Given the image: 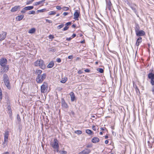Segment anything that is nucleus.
I'll return each instance as SVG.
<instances>
[{"mask_svg": "<svg viewBox=\"0 0 154 154\" xmlns=\"http://www.w3.org/2000/svg\"><path fill=\"white\" fill-rule=\"evenodd\" d=\"M17 121L18 122H19V123L21 121V119L19 114L17 115Z\"/></svg>", "mask_w": 154, "mask_h": 154, "instance_id": "nucleus-33", "label": "nucleus"}, {"mask_svg": "<svg viewBox=\"0 0 154 154\" xmlns=\"http://www.w3.org/2000/svg\"><path fill=\"white\" fill-rule=\"evenodd\" d=\"M109 141L108 140H106L105 141V143L106 144H107L108 143Z\"/></svg>", "mask_w": 154, "mask_h": 154, "instance_id": "nucleus-53", "label": "nucleus"}, {"mask_svg": "<svg viewBox=\"0 0 154 154\" xmlns=\"http://www.w3.org/2000/svg\"><path fill=\"white\" fill-rule=\"evenodd\" d=\"M56 14V12L55 11H51L48 13V14L50 15H54Z\"/></svg>", "mask_w": 154, "mask_h": 154, "instance_id": "nucleus-30", "label": "nucleus"}, {"mask_svg": "<svg viewBox=\"0 0 154 154\" xmlns=\"http://www.w3.org/2000/svg\"><path fill=\"white\" fill-rule=\"evenodd\" d=\"M85 42V40L81 41L80 42L81 43H83Z\"/></svg>", "mask_w": 154, "mask_h": 154, "instance_id": "nucleus-57", "label": "nucleus"}, {"mask_svg": "<svg viewBox=\"0 0 154 154\" xmlns=\"http://www.w3.org/2000/svg\"><path fill=\"white\" fill-rule=\"evenodd\" d=\"M70 95L71 97V100L72 101H74L75 100V94L74 93L71 92L70 93Z\"/></svg>", "mask_w": 154, "mask_h": 154, "instance_id": "nucleus-17", "label": "nucleus"}, {"mask_svg": "<svg viewBox=\"0 0 154 154\" xmlns=\"http://www.w3.org/2000/svg\"><path fill=\"white\" fill-rule=\"evenodd\" d=\"M9 132L8 131H5L4 134V141L3 145H4L8 142Z\"/></svg>", "mask_w": 154, "mask_h": 154, "instance_id": "nucleus-7", "label": "nucleus"}, {"mask_svg": "<svg viewBox=\"0 0 154 154\" xmlns=\"http://www.w3.org/2000/svg\"><path fill=\"white\" fill-rule=\"evenodd\" d=\"M142 42V38L141 37H139L137 40L136 45L137 46H138L140 45V44Z\"/></svg>", "mask_w": 154, "mask_h": 154, "instance_id": "nucleus-15", "label": "nucleus"}, {"mask_svg": "<svg viewBox=\"0 0 154 154\" xmlns=\"http://www.w3.org/2000/svg\"><path fill=\"white\" fill-rule=\"evenodd\" d=\"M100 135H102L103 134V133L102 132H100Z\"/></svg>", "mask_w": 154, "mask_h": 154, "instance_id": "nucleus-63", "label": "nucleus"}, {"mask_svg": "<svg viewBox=\"0 0 154 154\" xmlns=\"http://www.w3.org/2000/svg\"><path fill=\"white\" fill-rule=\"evenodd\" d=\"M91 152V151L90 149L85 148L82 151L79 152L78 154H89Z\"/></svg>", "mask_w": 154, "mask_h": 154, "instance_id": "nucleus-10", "label": "nucleus"}, {"mask_svg": "<svg viewBox=\"0 0 154 154\" xmlns=\"http://www.w3.org/2000/svg\"><path fill=\"white\" fill-rule=\"evenodd\" d=\"M9 153L8 152H6L5 153H4L3 154H8Z\"/></svg>", "mask_w": 154, "mask_h": 154, "instance_id": "nucleus-61", "label": "nucleus"}, {"mask_svg": "<svg viewBox=\"0 0 154 154\" xmlns=\"http://www.w3.org/2000/svg\"><path fill=\"white\" fill-rule=\"evenodd\" d=\"M61 9V8L60 6H58V10H60Z\"/></svg>", "mask_w": 154, "mask_h": 154, "instance_id": "nucleus-59", "label": "nucleus"}, {"mask_svg": "<svg viewBox=\"0 0 154 154\" xmlns=\"http://www.w3.org/2000/svg\"><path fill=\"white\" fill-rule=\"evenodd\" d=\"M69 14V13L68 12H64L63 13V15L64 16H66L67 15H68Z\"/></svg>", "mask_w": 154, "mask_h": 154, "instance_id": "nucleus-44", "label": "nucleus"}, {"mask_svg": "<svg viewBox=\"0 0 154 154\" xmlns=\"http://www.w3.org/2000/svg\"><path fill=\"white\" fill-rule=\"evenodd\" d=\"M7 35V32H2L0 33V41H2L4 40Z\"/></svg>", "mask_w": 154, "mask_h": 154, "instance_id": "nucleus-13", "label": "nucleus"}, {"mask_svg": "<svg viewBox=\"0 0 154 154\" xmlns=\"http://www.w3.org/2000/svg\"><path fill=\"white\" fill-rule=\"evenodd\" d=\"M42 72V71L40 69L36 70L35 71V74L38 75L36 78V82L39 83H42L47 76L46 73H43L41 75Z\"/></svg>", "mask_w": 154, "mask_h": 154, "instance_id": "nucleus-1", "label": "nucleus"}, {"mask_svg": "<svg viewBox=\"0 0 154 154\" xmlns=\"http://www.w3.org/2000/svg\"><path fill=\"white\" fill-rule=\"evenodd\" d=\"M45 20L46 22L48 23H52V21L51 20H48V19H46Z\"/></svg>", "mask_w": 154, "mask_h": 154, "instance_id": "nucleus-43", "label": "nucleus"}, {"mask_svg": "<svg viewBox=\"0 0 154 154\" xmlns=\"http://www.w3.org/2000/svg\"><path fill=\"white\" fill-rule=\"evenodd\" d=\"M45 1V0H42L38 2H36L34 3L33 5L35 6H36L40 4H41L43 3Z\"/></svg>", "mask_w": 154, "mask_h": 154, "instance_id": "nucleus-20", "label": "nucleus"}, {"mask_svg": "<svg viewBox=\"0 0 154 154\" xmlns=\"http://www.w3.org/2000/svg\"><path fill=\"white\" fill-rule=\"evenodd\" d=\"M85 132L87 134L90 135H91L93 133V132L91 130L89 129L86 130Z\"/></svg>", "mask_w": 154, "mask_h": 154, "instance_id": "nucleus-27", "label": "nucleus"}, {"mask_svg": "<svg viewBox=\"0 0 154 154\" xmlns=\"http://www.w3.org/2000/svg\"><path fill=\"white\" fill-rule=\"evenodd\" d=\"M34 8L33 6H28L24 8L25 10H29L33 9Z\"/></svg>", "mask_w": 154, "mask_h": 154, "instance_id": "nucleus-23", "label": "nucleus"}, {"mask_svg": "<svg viewBox=\"0 0 154 154\" xmlns=\"http://www.w3.org/2000/svg\"><path fill=\"white\" fill-rule=\"evenodd\" d=\"M24 17V16L23 15H20L17 16L16 17V19L17 20L20 21L22 20Z\"/></svg>", "mask_w": 154, "mask_h": 154, "instance_id": "nucleus-22", "label": "nucleus"}, {"mask_svg": "<svg viewBox=\"0 0 154 154\" xmlns=\"http://www.w3.org/2000/svg\"><path fill=\"white\" fill-rule=\"evenodd\" d=\"M92 129L94 130V131H96V127L94 126H93L92 127Z\"/></svg>", "mask_w": 154, "mask_h": 154, "instance_id": "nucleus-47", "label": "nucleus"}, {"mask_svg": "<svg viewBox=\"0 0 154 154\" xmlns=\"http://www.w3.org/2000/svg\"><path fill=\"white\" fill-rule=\"evenodd\" d=\"M62 88L61 87L58 88V90L61 91L62 90Z\"/></svg>", "mask_w": 154, "mask_h": 154, "instance_id": "nucleus-55", "label": "nucleus"}, {"mask_svg": "<svg viewBox=\"0 0 154 154\" xmlns=\"http://www.w3.org/2000/svg\"><path fill=\"white\" fill-rule=\"evenodd\" d=\"M106 7L108 9L110 10L111 9L112 4L110 1H106Z\"/></svg>", "mask_w": 154, "mask_h": 154, "instance_id": "nucleus-14", "label": "nucleus"}, {"mask_svg": "<svg viewBox=\"0 0 154 154\" xmlns=\"http://www.w3.org/2000/svg\"><path fill=\"white\" fill-rule=\"evenodd\" d=\"M75 133L78 134H80L82 133V132L80 130H77L75 131Z\"/></svg>", "mask_w": 154, "mask_h": 154, "instance_id": "nucleus-31", "label": "nucleus"}, {"mask_svg": "<svg viewBox=\"0 0 154 154\" xmlns=\"http://www.w3.org/2000/svg\"><path fill=\"white\" fill-rule=\"evenodd\" d=\"M105 129H106L105 128H100V129L101 130H102L103 131V130H104Z\"/></svg>", "mask_w": 154, "mask_h": 154, "instance_id": "nucleus-62", "label": "nucleus"}, {"mask_svg": "<svg viewBox=\"0 0 154 154\" xmlns=\"http://www.w3.org/2000/svg\"><path fill=\"white\" fill-rule=\"evenodd\" d=\"M73 56L72 55L69 56H68V58L69 59H72L73 58Z\"/></svg>", "mask_w": 154, "mask_h": 154, "instance_id": "nucleus-51", "label": "nucleus"}, {"mask_svg": "<svg viewBox=\"0 0 154 154\" xmlns=\"http://www.w3.org/2000/svg\"><path fill=\"white\" fill-rule=\"evenodd\" d=\"M72 28H75L76 26H75V24H73L72 26Z\"/></svg>", "mask_w": 154, "mask_h": 154, "instance_id": "nucleus-54", "label": "nucleus"}, {"mask_svg": "<svg viewBox=\"0 0 154 154\" xmlns=\"http://www.w3.org/2000/svg\"><path fill=\"white\" fill-rule=\"evenodd\" d=\"M135 89L136 91V93L137 94H140L139 90L137 87L136 86L135 87Z\"/></svg>", "mask_w": 154, "mask_h": 154, "instance_id": "nucleus-28", "label": "nucleus"}, {"mask_svg": "<svg viewBox=\"0 0 154 154\" xmlns=\"http://www.w3.org/2000/svg\"><path fill=\"white\" fill-rule=\"evenodd\" d=\"M35 29L34 28H32L29 29L28 31V32L29 33H33L35 32Z\"/></svg>", "mask_w": 154, "mask_h": 154, "instance_id": "nucleus-26", "label": "nucleus"}, {"mask_svg": "<svg viewBox=\"0 0 154 154\" xmlns=\"http://www.w3.org/2000/svg\"><path fill=\"white\" fill-rule=\"evenodd\" d=\"M71 24V22H68V23H67L66 24H65V25L67 26L69 25H70Z\"/></svg>", "mask_w": 154, "mask_h": 154, "instance_id": "nucleus-42", "label": "nucleus"}, {"mask_svg": "<svg viewBox=\"0 0 154 154\" xmlns=\"http://www.w3.org/2000/svg\"><path fill=\"white\" fill-rule=\"evenodd\" d=\"M50 145L53 148L54 151L58 152V140L56 138L54 139L51 142Z\"/></svg>", "mask_w": 154, "mask_h": 154, "instance_id": "nucleus-5", "label": "nucleus"}, {"mask_svg": "<svg viewBox=\"0 0 154 154\" xmlns=\"http://www.w3.org/2000/svg\"><path fill=\"white\" fill-rule=\"evenodd\" d=\"M69 9V8L68 7H64L63 8V10L64 11H67Z\"/></svg>", "mask_w": 154, "mask_h": 154, "instance_id": "nucleus-38", "label": "nucleus"}, {"mask_svg": "<svg viewBox=\"0 0 154 154\" xmlns=\"http://www.w3.org/2000/svg\"><path fill=\"white\" fill-rule=\"evenodd\" d=\"M54 65V62L53 61H51V62H50L49 64L47 66V67L48 68H51L52 67H53V66Z\"/></svg>", "mask_w": 154, "mask_h": 154, "instance_id": "nucleus-21", "label": "nucleus"}, {"mask_svg": "<svg viewBox=\"0 0 154 154\" xmlns=\"http://www.w3.org/2000/svg\"><path fill=\"white\" fill-rule=\"evenodd\" d=\"M131 9L133 11L136 13L137 14V12L136 11V8L135 7L131 6Z\"/></svg>", "mask_w": 154, "mask_h": 154, "instance_id": "nucleus-29", "label": "nucleus"}, {"mask_svg": "<svg viewBox=\"0 0 154 154\" xmlns=\"http://www.w3.org/2000/svg\"><path fill=\"white\" fill-rule=\"evenodd\" d=\"M54 36L52 35H50L49 36V38L50 39H52L53 38Z\"/></svg>", "mask_w": 154, "mask_h": 154, "instance_id": "nucleus-49", "label": "nucleus"}, {"mask_svg": "<svg viewBox=\"0 0 154 154\" xmlns=\"http://www.w3.org/2000/svg\"><path fill=\"white\" fill-rule=\"evenodd\" d=\"M67 80V78L66 77H64V78H62L60 82L62 83H64Z\"/></svg>", "mask_w": 154, "mask_h": 154, "instance_id": "nucleus-24", "label": "nucleus"}, {"mask_svg": "<svg viewBox=\"0 0 154 154\" xmlns=\"http://www.w3.org/2000/svg\"><path fill=\"white\" fill-rule=\"evenodd\" d=\"M97 71L100 73H103V70L102 68H98L97 69Z\"/></svg>", "mask_w": 154, "mask_h": 154, "instance_id": "nucleus-32", "label": "nucleus"}, {"mask_svg": "<svg viewBox=\"0 0 154 154\" xmlns=\"http://www.w3.org/2000/svg\"><path fill=\"white\" fill-rule=\"evenodd\" d=\"M63 26H64V24H61V25L58 26V27L59 28V29H60V28H62Z\"/></svg>", "mask_w": 154, "mask_h": 154, "instance_id": "nucleus-45", "label": "nucleus"}, {"mask_svg": "<svg viewBox=\"0 0 154 154\" xmlns=\"http://www.w3.org/2000/svg\"><path fill=\"white\" fill-rule=\"evenodd\" d=\"M135 29L136 33L138 32V31L140 30V27L138 24H137L136 25Z\"/></svg>", "mask_w": 154, "mask_h": 154, "instance_id": "nucleus-25", "label": "nucleus"}, {"mask_svg": "<svg viewBox=\"0 0 154 154\" xmlns=\"http://www.w3.org/2000/svg\"><path fill=\"white\" fill-rule=\"evenodd\" d=\"M79 14V11L78 10H76L74 14V19L75 20H78Z\"/></svg>", "mask_w": 154, "mask_h": 154, "instance_id": "nucleus-12", "label": "nucleus"}, {"mask_svg": "<svg viewBox=\"0 0 154 154\" xmlns=\"http://www.w3.org/2000/svg\"><path fill=\"white\" fill-rule=\"evenodd\" d=\"M61 101L62 106H65L66 104L65 103L64 100L63 99H62Z\"/></svg>", "mask_w": 154, "mask_h": 154, "instance_id": "nucleus-35", "label": "nucleus"}, {"mask_svg": "<svg viewBox=\"0 0 154 154\" xmlns=\"http://www.w3.org/2000/svg\"><path fill=\"white\" fill-rule=\"evenodd\" d=\"M148 77L149 79L150 80V83L153 86L152 91L154 95V74L152 72L149 73L148 74Z\"/></svg>", "mask_w": 154, "mask_h": 154, "instance_id": "nucleus-2", "label": "nucleus"}, {"mask_svg": "<svg viewBox=\"0 0 154 154\" xmlns=\"http://www.w3.org/2000/svg\"><path fill=\"white\" fill-rule=\"evenodd\" d=\"M32 2H33V1H27L26 2V5H29L30 4H31V3H32Z\"/></svg>", "mask_w": 154, "mask_h": 154, "instance_id": "nucleus-40", "label": "nucleus"}, {"mask_svg": "<svg viewBox=\"0 0 154 154\" xmlns=\"http://www.w3.org/2000/svg\"><path fill=\"white\" fill-rule=\"evenodd\" d=\"M108 136L107 135H106L105 136V139H107L108 138Z\"/></svg>", "mask_w": 154, "mask_h": 154, "instance_id": "nucleus-58", "label": "nucleus"}, {"mask_svg": "<svg viewBox=\"0 0 154 154\" xmlns=\"http://www.w3.org/2000/svg\"><path fill=\"white\" fill-rule=\"evenodd\" d=\"M100 141L99 139L97 137H94L92 140V142L93 143H96Z\"/></svg>", "mask_w": 154, "mask_h": 154, "instance_id": "nucleus-18", "label": "nucleus"}, {"mask_svg": "<svg viewBox=\"0 0 154 154\" xmlns=\"http://www.w3.org/2000/svg\"><path fill=\"white\" fill-rule=\"evenodd\" d=\"M2 91L1 88H0V99H2Z\"/></svg>", "mask_w": 154, "mask_h": 154, "instance_id": "nucleus-37", "label": "nucleus"}, {"mask_svg": "<svg viewBox=\"0 0 154 154\" xmlns=\"http://www.w3.org/2000/svg\"><path fill=\"white\" fill-rule=\"evenodd\" d=\"M136 35L138 37L144 36L145 35V32L143 30H140L136 33Z\"/></svg>", "mask_w": 154, "mask_h": 154, "instance_id": "nucleus-9", "label": "nucleus"}, {"mask_svg": "<svg viewBox=\"0 0 154 154\" xmlns=\"http://www.w3.org/2000/svg\"><path fill=\"white\" fill-rule=\"evenodd\" d=\"M69 28V27L66 26L65 27H64L63 29V31H66Z\"/></svg>", "mask_w": 154, "mask_h": 154, "instance_id": "nucleus-41", "label": "nucleus"}, {"mask_svg": "<svg viewBox=\"0 0 154 154\" xmlns=\"http://www.w3.org/2000/svg\"><path fill=\"white\" fill-rule=\"evenodd\" d=\"M59 152L62 154H66L67 153V152L66 151L64 150H62L59 151Z\"/></svg>", "mask_w": 154, "mask_h": 154, "instance_id": "nucleus-34", "label": "nucleus"}, {"mask_svg": "<svg viewBox=\"0 0 154 154\" xmlns=\"http://www.w3.org/2000/svg\"><path fill=\"white\" fill-rule=\"evenodd\" d=\"M8 62L7 60L5 58H2L0 60V65L3 66L6 65Z\"/></svg>", "mask_w": 154, "mask_h": 154, "instance_id": "nucleus-8", "label": "nucleus"}, {"mask_svg": "<svg viewBox=\"0 0 154 154\" xmlns=\"http://www.w3.org/2000/svg\"><path fill=\"white\" fill-rule=\"evenodd\" d=\"M8 113L9 114L10 117L11 118L12 116V112L11 109V106H8Z\"/></svg>", "mask_w": 154, "mask_h": 154, "instance_id": "nucleus-19", "label": "nucleus"}, {"mask_svg": "<svg viewBox=\"0 0 154 154\" xmlns=\"http://www.w3.org/2000/svg\"><path fill=\"white\" fill-rule=\"evenodd\" d=\"M35 13V11H30L29 12L28 14H34Z\"/></svg>", "mask_w": 154, "mask_h": 154, "instance_id": "nucleus-36", "label": "nucleus"}, {"mask_svg": "<svg viewBox=\"0 0 154 154\" xmlns=\"http://www.w3.org/2000/svg\"><path fill=\"white\" fill-rule=\"evenodd\" d=\"M34 65L35 66H39L42 69L45 68V65L44 61L42 59L38 60L34 63Z\"/></svg>", "mask_w": 154, "mask_h": 154, "instance_id": "nucleus-3", "label": "nucleus"}, {"mask_svg": "<svg viewBox=\"0 0 154 154\" xmlns=\"http://www.w3.org/2000/svg\"><path fill=\"white\" fill-rule=\"evenodd\" d=\"M26 10H25L24 8L23 10L21 11V12L23 13H25L26 12Z\"/></svg>", "mask_w": 154, "mask_h": 154, "instance_id": "nucleus-46", "label": "nucleus"}, {"mask_svg": "<svg viewBox=\"0 0 154 154\" xmlns=\"http://www.w3.org/2000/svg\"><path fill=\"white\" fill-rule=\"evenodd\" d=\"M76 34H73L72 35V38H74L76 36Z\"/></svg>", "mask_w": 154, "mask_h": 154, "instance_id": "nucleus-52", "label": "nucleus"}, {"mask_svg": "<svg viewBox=\"0 0 154 154\" xmlns=\"http://www.w3.org/2000/svg\"><path fill=\"white\" fill-rule=\"evenodd\" d=\"M48 89L47 83L44 82L41 86V91L42 93H45L47 91Z\"/></svg>", "mask_w": 154, "mask_h": 154, "instance_id": "nucleus-6", "label": "nucleus"}, {"mask_svg": "<svg viewBox=\"0 0 154 154\" xmlns=\"http://www.w3.org/2000/svg\"><path fill=\"white\" fill-rule=\"evenodd\" d=\"M20 6H15L12 8L11 10V12H14L17 10L18 9H20Z\"/></svg>", "mask_w": 154, "mask_h": 154, "instance_id": "nucleus-16", "label": "nucleus"}, {"mask_svg": "<svg viewBox=\"0 0 154 154\" xmlns=\"http://www.w3.org/2000/svg\"><path fill=\"white\" fill-rule=\"evenodd\" d=\"M72 39V37H70V38H66V40L68 41H70V40Z\"/></svg>", "mask_w": 154, "mask_h": 154, "instance_id": "nucleus-48", "label": "nucleus"}, {"mask_svg": "<svg viewBox=\"0 0 154 154\" xmlns=\"http://www.w3.org/2000/svg\"><path fill=\"white\" fill-rule=\"evenodd\" d=\"M2 67V68L1 69L2 70L1 72H6L8 71L9 68V65H6Z\"/></svg>", "mask_w": 154, "mask_h": 154, "instance_id": "nucleus-11", "label": "nucleus"}, {"mask_svg": "<svg viewBox=\"0 0 154 154\" xmlns=\"http://www.w3.org/2000/svg\"><path fill=\"white\" fill-rule=\"evenodd\" d=\"M91 118H94L95 117V116L94 115H92L91 116Z\"/></svg>", "mask_w": 154, "mask_h": 154, "instance_id": "nucleus-60", "label": "nucleus"}, {"mask_svg": "<svg viewBox=\"0 0 154 154\" xmlns=\"http://www.w3.org/2000/svg\"><path fill=\"white\" fill-rule=\"evenodd\" d=\"M61 59L60 58H58V63H60L61 62Z\"/></svg>", "mask_w": 154, "mask_h": 154, "instance_id": "nucleus-56", "label": "nucleus"}, {"mask_svg": "<svg viewBox=\"0 0 154 154\" xmlns=\"http://www.w3.org/2000/svg\"><path fill=\"white\" fill-rule=\"evenodd\" d=\"M71 113H72V114H73V115H74V112H72Z\"/></svg>", "mask_w": 154, "mask_h": 154, "instance_id": "nucleus-64", "label": "nucleus"}, {"mask_svg": "<svg viewBox=\"0 0 154 154\" xmlns=\"http://www.w3.org/2000/svg\"><path fill=\"white\" fill-rule=\"evenodd\" d=\"M3 80L5 85L9 89H10L11 88L9 78L7 75L5 74L3 75Z\"/></svg>", "mask_w": 154, "mask_h": 154, "instance_id": "nucleus-4", "label": "nucleus"}, {"mask_svg": "<svg viewBox=\"0 0 154 154\" xmlns=\"http://www.w3.org/2000/svg\"><path fill=\"white\" fill-rule=\"evenodd\" d=\"M46 10V9H42L40 10H38V11L40 12H44Z\"/></svg>", "mask_w": 154, "mask_h": 154, "instance_id": "nucleus-39", "label": "nucleus"}, {"mask_svg": "<svg viewBox=\"0 0 154 154\" xmlns=\"http://www.w3.org/2000/svg\"><path fill=\"white\" fill-rule=\"evenodd\" d=\"M85 71L86 72H89L90 71V70L88 69H86L85 70Z\"/></svg>", "mask_w": 154, "mask_h": 154, "instance_id": "nucleus-50", "label": "nucleus"}]
</instances>
